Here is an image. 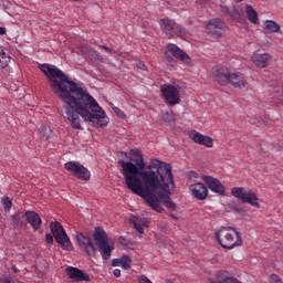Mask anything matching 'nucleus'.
Here are the masks:
<instances>
[{
  "instance_id": "nucleus-27",
  "label": "nucleus",
  "mask_w": 283,
  "mask_h": 283,
  "mask_svg": "<svg viewBox=\"0 0 283 283\" xmlns=\"http://www.w3.org/2000/svg\"><path fill=\"white\" fill-rule=\"evenodd\" d=\"M120 260L122 269H124V271H129V269H132V258H129V255H123Z\"/></svg>"
},
{
  "instance_id": "nucleus-44",
  "label": "nucleus",
  "mask_w": 283,
  "mask_h": 283,
  "mask_svg": "<svg viewBox=\"0 0 283 283\" xmlns=\"http://www.w3.org/2000/svg\"><path fill=\"white\" fill-rule=\"evenodd\" d=\"M72 1H83V0H72Z\"/></svg>"
},
{
  "instance_id": "nucleus-39",
  "label": "nucleus",
  "mask_w": 283,
  "mask_h": 283,
  "mask_svg": "<svg viewBox=\"0 0 283 283\" xmlns=\"http://www.w3.org/2000/svg\"><path fill=\"white\" fill-rule=\"evenodd\" d=\"M113 275H114V277H120V269H115L113 271Z\"/></svg>"
},
{
  "instance_id": "nucleus-43",
  "label": "nucleus",
  "mask_w": 283,
  "mask_h": 283,
  "mask_svg": "<svg viewBox=\"0 0 283 283\" xmlns=\"http://www.w3.org/2000/svg\"><path fill=\"white\" fill-rule=\"evenodd\" d=\"M192 176H196V172H191Z\"/></svg>"
},
{
  "instance_id": "nucleus-30",
  "label": "nucleus",
  "mask_w": 283,
  "mask_h": 283,
  "mask_svg": "<svg viewBox=\"0 0 283 283\" xmlns=\"http://www.w3.org/2000/svg\"><path fill=\"white\" fill-rule=\"evenodd\" d=\"M41 130H42L40 132L41 138H45V140H48L50 138V134H52V129L48 126H44L42 127Z\"/></svg>"
},
{
  "instance_id": "nucleus-13",
  "label": "nucleus",
  "mask_w": 283,
  "mask_h": 283,
  "mask_svg": "<svg viewBox=\"0 0 283 283\" xmlns=\"http://www.w3.org/2000/svg\"><path fill=\"white\" fill-rule=\"evenodd\" d=\"M231 77V71L226 66H218L212 71V78L219 85L227 87Z\"/></svg>"
},
{
  "instance_id": "nucleus-22",
  "label": "nucleus",
  "mask_w": 283,
  "mask_h": 283,
  "mask_svg": "<svg viewBox=\"0 0 283 283\" xmlns=\"http://www.w3.org/2000/svg\"><path fill=\"white\" fill-rule=\"evenodd\" d=\"M27 221L35 231H39L41 229V224H43V221L41 220V217L35 211H27L24 213Z\"/></svg>"
},
{
  "instance_id": "nucleus-28",
  "label": "nucleus",
  "mask_w": 283,
  "mask_h": 283,
  "mask_svg": "<svg viewBox=\"0 0 283 283\" xmlns=\"http://www.w3.org/2000/svg\"><path fill=\"white\" fill-rule=\"evenodd\" d=\"M1 203L4 211H10V209H12V199H10V197L2 198Z\"/></svg>"
},
{
  "instance_id": "nucleus-18",
  "label": "nucleus",
  "mask_w": 283,
  "mask_h": 283,
  "mask_svg": "<svg viewBox=\"0 0 283 283\" xmlns=\"http://www.w3.org/2000/svg\"><path fill=\"white\" fill-rule=\"evenodd\" d=\"M189 138L197 145H203L205 147H213V139L209 136L200 134L198 130H190L188 134Z\"/></svg>"
},
{
  "instance_id": "nucleus-17",
  "label": "nucleus",
  "mask_w": 283,
  "mask_h": 283,
  "mask_svg": "<svg viewBox=\"0 0 283 283\" xmlns=\"http://www.w3.org/2000/svg\"><path fill=\"white\" fill-rule=\"evenodd\" d=\"M189 138L197 145H203L205 147H213V139L209 136L200 134L198 130H190L188 134Z\"/></svg>"
},
{
  "instance_id": "nucleus-14",
  "label": "nucleus",
  "mask_w": 283,
  "mask_h": 283,
  "mask_svg": "<svg viewBox=\"0 0 283 283\" xmlns=\"http://www.w3.org/2000/svg\"><path fill=\"white\" fill-rule=\"evenodd\" d=\"M76 53L84 56L88 63H96V61L101 59V54H98L96 50L90 48L87 44H80L76 48Z\"/></svg>"
},
{
  "instance_id": "nucleus-10",
  "label": "nucleus",
  "mask_w": 283,
  "mask_h": 283,
  "mask_svg": "<svg viewBox=\"0 0 283 283\" xmlns=\"http://www.w3.org/2000/svg\"><path fill=\"white\" fill-rule=\"evenodd\" d=\"M65 169L71 171V174L75 176V178H78V180H90L91 178L90 170L80 163L69 161L65 164Z\"/></svg>"
},
{
  "instance_id": "nucleus-36",
  "label": "nucleus",
  "mask_w": 283,
  "mask_h": 283,
  "mask_svg": "<svg viewBox=\"0 0 283 283\" xmlns=\"http://www.w3.org/2000/svg\"><path fill=\"white\" fill-rule=\"evenodd\" d=\"M99 48L102 50H105V52H107L108 54H116V51H114L113 49H109V46L99 45Z\"/></svg>"
},
{
  "instance_id": "nucleus-5",
  "label": "nucleus",
  "mask_w": 283,
  "mask_h": 283,
  "mask_svg": "<svg viewBox=\"0 0 283 283\" xmlns=\"http://www.w3.org/2000/svg\"><path fill=\"white\" fill-rule=\"evenodd\" d=\"M93 238L99 249V253L104 260L112 258V251L115 249L114 240L107 237V232L103 228H95Z\"/></svg>"
},
{
  "instance_id": "nucleus-11",
  "label": "nucleus",
  "mask_w": 283,
  "mask_h": 283,
  "mask_svg": "<svg viewBox=\"0 0 283 283\" xmlns=\"http://www.w3.org/2000/svg\"><path fill=\"white\" fill-rule=\"evenodd\" d=\"M206 30L213 39H220L227 32V23L221 19H212L208 22Z\"/></svg>"
},
{
  "instance_id": "nucleus-16",
  "label": "nucleus",
  "mask_w": 283,
  "mask_h": 283,
  "mask_svg": "<svg viewBox=\"0 0 283 283\" xmlns=\"http://www.w3.org/2000/svg\"><path fill=\"white\" fill-rule=\"evenodd\" d=\"M66 274L71 280H74L75 282H92V277H90V274L78 268H66Z\"/></svg>"
},
{
  "instance_id": "nucleus-7",
  "label": "nucleus",
  "mask_w": 283,
  "mask_h": 283,
  "mask_svg": "<svg viewBox=\"0 0 283 283\" xmlns=\"http://www.w3.org/2000/svg\"><path fill=\"white\" fill-rule=\"evenodd\" d=\"M231 193L234 198L243 202V205H251V207H260L258 195L253 190H247L244 188L234 187L231 189Z\"/></svg>"
},
{
  "instance_id": "nucleus-40",
  "label": "nucleus",
  "mask_w": 283,
  "mask_h": 283,
  "mask_svg": "<svg viewBox=\"0 0 283 283\" xmlns=\"http://www.w3.org/2000/svg\"><path fill=\"white\" fill-rule=\"evenodd\" d=\"M11 271H13V273H19V269H17V265H12Z\"/></svg>"
},
{
  "instance_id": "nucleus-21",
  "label": "nucleus",
  "mask_w": 283,
  "mask_h": 283,
  "mask_svg": "<svg viewBox=\"0 0 283 283\" xmlns=\"http://www.w3.org/2000/svg\"><path fill=\"white\" fill-rule=\"evenodd\" d=\"M273 56L269 53H253L252 62L256 67H268Z\"/></svg>"
},
{
  "instance_id": "nucleus-34",
  "label": "nucleus",
  "mask_w": 283,
  "mask_h": 283,
  "mask_svg": "<svg viewBox=\"0 0 283 283\" xmlns=\"http://www.w3.org/2000/svg\"><path fill=\"white\" fill-rule=\"evenodd\" d=\"M220 12H222V14H228V17H230L231 9H229V7H227V6H221L220 7Z\"/></svg>"
},
{
  "instance_id": "nucleus-12",
  "label": "nucleus",
  "mask_w": 283,
  "mask_h": 283,
  "mask_svg": "<svg viewBox=\"0 0 283 283\" xmlns=\"http://www.w3.org/2000/svg\"><path fill=\"white\" fill-rule=\"evenodd\" d=\"M75 239L78 247H81V249H84L87 255H96V244H94V240L92 239V237H87L83 233H77Z\"/></svg>"
},
{
  "instance_id": "nucleus-38",
  "label": "nucleus",
  "mask_w": 283,
  "mask_h": 283,
  "mask_svg": "<svg viewBox=\"0 0 283 283\" xmlns=\"http://www.w3.org/2000/svg\"><path fill=\"white\" fill-rule=\"evenodd\" d=\"M115 114H117V116H119L120 118L125 116V112L120 111L118 107L115 108Z\"/></svg>"
},
{
  "instance_id": "nucleus-37",
  "label": "nucleus",
  "mask_w": 283,
  "mask_h": 283,
  "mask_svg": "<svg viewBox=\"0 0 283 283\" xmlns=\"http://www.w3.org/2000/svg\"><path fill=\"white\" fill-rule=\"evenodd\" d=\"M112 266H122V259H113Z\"/></svg>"
},
{
  "instance_id": "nucleus-29",
  "label": "nucleus",
  "mask_w": 283,
  "mask_h": 283,
  "mask_svg": "<svg viewBox=\"0 0 283 283\" xmlns=\"http://www.w3.org/2000/svg\"><path fill=\"white\" fill-rule=\"evenodd\" d=\"M8 56H6V51H3V48L0 46V65L1 67H7L8 66V61H6Z\"/></svg>"
},
{
  "instance_id": "nucleus-42",
  "label": "nucleus",
  "mask_w": 283,
  "mask_h": 283,
  "mask_svg": "<svg viewBox=\"0 0 283 283\" xmlns=\"http://www.w3.org/2000/svg\"><path fill=\"white\" fill-rule=\"evenodd\" d=\"M234 1H237L238 3H240V1H243V0H234Z\"/></svg>"
},
{
  "instance_id": "nucleus-1",
  "label": "nucleus",
  "mask_w": 283,
  "mask_h": 283,
  "mask_svg": "<svg viewBox=\"0 0 283 283\" xmlns=\"http://www.w3.org/2000/svg\"><path fill=\"white\" fill-rule=\"evenodd\" d=\"M40 70L50 81L54 94L65 103L64 112L72 129H83L81 117L94 127H105L109 124V117L87 88L72 81L56 65L42 64Z\"/></svg>"
},
{
  "instance_id": "nucleus-19",
  "label": "nucleus",
  "mask_w": 283,
  "mask_h": 283,
  "mask_svg": "<svg viewBox=\"0 0 283 283\" xmlns=\"http://www.w3.org/2000/svg\"><path fill=\"white\" fill-rule=\"evenodd\" d=\"M189 189L197 200H207V196H209V188L202 182L190 185Z\"/></svg>"
},
{
  "instance_id": "nucleus-24",
  "label": "nucleus",
  "mask_w": 283,
  "mask_h": 283,
  "mask_svg": "<svg viewBox=\"0 0 283 283\" xmlns=\"http://www.w3.org/2000/svg\"><path fill=\"white\" fill-rule=\"evenodd\" d=\"M158 197H159V200H163L167 209H170V211H176V205L171 200V197L168 193H159Z\"/></svg>"
},
{
  "instance_id": "nucleus-32",
  "label": "nucleus",
  "mask_w": 283,
  "mask_h": 283,
  "mask_svg": "<svg viewBox=\"0 0 283 283\" xmlns=\"http://www.w3.org/2000/svg\"><path fill=\"white\" fill-rule=\"evenodd\" d=\"M0 282L1 283H21V281L17 280V279L12 280L10 276H2L0 279Z\"/></svg>"
},
{
  "instance_id": "nucleus-23",
  "label": "nucleus",
  "mask_w": 283,
  "mask_h": 283,
  "mask_svg": "<svg viewBox=\"0 0 283 283\" xmlns=\"http://www.w3.org/2000/svg\"><path fill=\"white\" fill-rule=\"evenodd\" d=\"M245 14H247L250 23H254V25L260 24V19L258 18V11H255V9H253V7L247 6Z\"/></svg>"
},
{
  "instance_id": "nucleus-41",
  "label": "nucleus",
  "mask_w": 283,
  "mask_h": 283,
  "mask_svg": "<svg viewBox=\"0 0 283 283\" xmlns=\"http://www.w3.org/2000/svg\"><path fill=\"white\" fill-rule=\"evenodd\" d=\"M0 34H6V28L0 27Z\"/></svg>"
},
{
  "instance_id": "nucleus-6",
  "label": "nucleus",
  "mask_w": 283,
  "mask_h": 283,
  "mask_svg": "<svg viewBox=\"0 0 283 283\" xmlns=\"http://www.w3.org/2000/svg\"><path fill=\"white\" fill-rule=\"evenodd\" d=\"M159 25L161 29V32L168 36V39H174L175 36H181V34H185L187 31L182 25L176 23V21L171 19H161L159 20Z\"/></svg>"
},
{
  "instance_id": "nucleus-20",
  "label": "nucleus",
  "mask_w": 283,
  "mask_h": 283,
  "mask_svg": "<svg viewBox=\"0 0 283 283\" xmlns=\"http://www.w3.org/2000/svg\"><path fill=\"white\" fill-rule=\"evenodd\" d=\"M229 84L238 90H244V87H247V77H244V74L240 72L230 73L228 85Z\"/></svg>"
},
{
  "instance_id": "nucleus-2",
  "label": "nucleus",
  "mask_w": 283,
  "mask_h": 283,
  "mask_svg": "<svg viewBox=\"0 0 283 283\" xmlns=\"http://www.w3.org/2000/svg\"><path fill=\"white\" fill-rule=\"evenodd\" d=\"M119 165L126 187L135 196L144 198L154 211L163 213L165 209L160 206L158 196L154 193L156 191L171 193V189L176 187L171 165L158 159H151L150 165H147L143 153L136 148L130 150L129 161L120 160Z\"/></svg>"
},
{
  "instance_id": "nucleus-25",
  "label": "nucleus",
  "mask_w": 283,
  "mask_h": 283,
  "mask_svg": "<svg viewBox=\"0 0 283 283\" xmlns=\"http://www.w3.org/2000/svg\"><path fill=\"white\" fill-rule=\"evenodd\" d=\"M263 28L268 34H273L280 30V24L275 21L268 20L263 23Z\"/></svg>"
},
{
  "instance_id": "nucleus-26",
  "label": "nucleus",
  "mask_w": 283,
  "mask_h": 283,
  "mask_svg": "<svg viewBox=\"0 0 283 283\" xmlns=\"http://www.w3.org/2000/svg\"><path fill=\"white\" fill-rule=\"evenodd\" d=\"M243 14L244 9H242L240 6H234L232 9H230V19H233L234 21H240Z\"/></svg>"
},
{
  "instance_id": "nucleus-15",
  "label": "nucleus",
  "mask_w": 283,
  "mask_h": 283,
  "mask_svg": "<svg viewBox=\"0 0 283 283\" xmlns=\"http://www.w3.org/2000/svg\"><path fill=\"white\" fill-rule=\"evenodd\" d=\"M202 180L203 182H206L212 193H219V196H224L227 189H224V185H222L219 179L211 176H202Z\"/></svg>"
},
{
  "instance_id": "nucleus-9",
  "label": "nucleus",
  "mask_w": 283,
  "mask_h": 283,
  "mask_svg": "<svg viewBox=\"0 0 283 283\" xmlns=\"http://www.w3.org/2000/svg\"><path fill=\"white\" fill-rule=\"evenodd\" d=\"M163 98L167 105L174 107V105H179L180 103V91L172 84H164L160 87Z\"/></svg>"
},
{
  "instance_id": "nucleus-3",
  "label": "nucleus",
  "mask_w": 283,
  "mask_h": 283,
  "mask_svg": "<svg viewBox=\"0 0 283 283\" xmlns=\"http://www.w3.org/2000/svg\"><path fill=\"white\" fill-rule=\"evenodd\" d=\"M216 238L219 244L229 251L235 249V247L242 245V237H240V232L233 228H221L216 232Z\"/></svg>"
},
{
  "instance_id": "nucleus-33",
  "label": "nucleus",
  "mask_w": 283,
  "mask_h": 283,
  "mask_svg": "<svg viewBox=\"0 0 283 283\" xmlns=\"http://www.w3.org/2000/svg\"><path fill=\"white\" fill-rule=\"evenodd\" d=\"M270 282L271 283H282V279H280V275H277V274H271Z\"/></svg>"
},
{
  "instance_id": "nucleus-4",
  "label": "nucleus",
  "mask_w": 283,
  "mask_h": 283,
  "mask_svg": "<svg viewBox=\"0 0 283 283\" xmlns=\"http://www.w3.org/2000/svg\"><path fill=\"white\" fill-rule=\"evenodd\" d=\"M51 231L53 233L45 234V241L48 244H54V238L57 244L62 247L64 251H72V241H70V237H67V233H65V229H63V226L59 223V221L51 223Z\"/></svg>"
},
{
  "instance_id": "nucleus-8",
  "label": "nucleus",
  "mask_w": 283,
  "mask_h": 283,
  "mask_svg": "<svg viewBox=\"0 0 283 283\" xmlns=\"http://www.w3.org/2000/svg\"><path fill=\"white\" fill-rule=\"evenodd\" d=\"M165 57L167 59L168 63H171L174 59H178V61H181L186 65H190L191 63V56H189V54H187L176 44H168L165 52Z\"/></svg>"
},
{
  "instance_id": "nucleus-31",
  "label": "nucleus",
  "mask_w": 283,
  "mask_h": 283,
  "mask_svg": "<svg viewBox=\"0 0 283 283\" xmlns=\"http://www.w3.org/2000/svg\"><path fill=\"white\" fill-rule=\"evenodd\" d=\"M143 227H147V222H143L142 224L138 222L134 223V228L136 229L137 233H145V230L143 229Z\"/></svg>"
},
{
  "instance_id": "nucleus-35",
  "label": "nucleus",
  "mask_w": 283,
  "mask_h": 283,
  "mask_svg": "<svg viewBox=\"0 0 283 283\" xmlns=\"http://www.w3.org/2000/svg\"><path fill=\"white\" fill-rule=\"evenodd\" d=\"M138 70H143L144 72H147V65H145V62L138 61L137 62Z\"/></svg>"
}]
</instances>
